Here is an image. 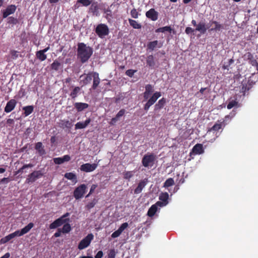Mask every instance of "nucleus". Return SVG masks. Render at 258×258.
<instances>
[{
	"instance_id": "774afa93",
	"label": "nucleus",
	"mask_w": 258,
	"mask_h": 258,
	"mask_svg": "<svg viewBox=\"0 0 258 258\" xmlns=\"http://www.w3.org/2000/svg\"><path fill=\"white\" fill-rule=\"evenodd\" d=\"M24 167L26 168H32L33 167V165L31 163H29V164H25L24 165Z\"/></svg>"
},
{
	"instance_id": "ddd939ff",
	"label": "nucleus",
	"mask_w": 258,
	"mask_h": 258,
	"mask_svg": "<svg viewBox=\"0 0 258 258\" xmlns=\"http://www.w3.org/2000/svg\"><path fill=\"white\" fill-rule=\"evenodd\" d=\"M17 103V102L16 100L11 99L7 102L6 106L5 107V112L6 113L11 112L15 108Z\"/></svg>"
},
{
	"instance_id": "9d476101",
	"label": "nucleus",
	"mask_w": 258,
	"mask_h": 258,
	"mask_svg": "<svg viewBox=\"0 0 258 258\" xmlns=\"http://www.w3.org/2000/svg\"><path fill=\"white\" fill-rule=\"evenodd\" d=\"M64 223V215H62L60 218L55 220L49 225L51 229L56 228Z\"/></svg>"
},
{
	"instance_id": "37998d69",
	"label": "nucleus",
	"mask_w": 258,
	"mask_h": 258,
	"mask_svg": "<svg viewBox=\"0 0 258 258\" xmlns=\"http://www.w3.org/2000/svg\"><path fill=\"white\" fill-rule=\"evenodd\" d=\"M53 161L56 164H60L64 162V156L62 157L53 158Z\"/></svg>"
},
{
	"instance_id": "f3484780",
	"label": "nucleus",
	"mask_w": 258,
	"mask_h": 258,
	"mask_svg": "<svg viewBox=\"0 0 258 258\" xmlns=\"http://www.w3.org/2000/svg\"><path fill=\"white\" fill-rule=\"evenodd\" d=\"M146 63L147 66L151 69H155L156 66V61L153 55H149L147 57Z\"/></svg>"
},
{
	"instance_id": "1a4fd4ad",
	"label": "nucleus",
	"mask_w": 258,
	"mask_h": 258,
	"mask_svg": "<svg viewBox=\"0 0 258 258\" xmlns=\"http://www.w3.org/2000/svg\"><path fill=\"white\" fill-rule=\"evenodd\" d=\"M17 9V7L14 5H9L3 12V18H6L9 15L14 14Z\"/></svg>"
},
{
	"instance_id": "6ab92c4d",
	"label": "nucleus",
	"mask_w": 258,
	"mask_h": 258,
	"mask_svg": "<svg viewBox=\"0 0 258 258\" xmlns=\"http://www.w3.org/2000/svg\"><path fill=\"white\" fill-rule=\"evenodd\" d=\"M92 75L93 78V85L92 86V89L93 90H95L100 83V79L99 78V74L98 73L93 72Z\"/></svg>"
},
{
	"instance_id": "f03ea898",
	"label": "nucleus",
	"mask_w": 258,
	"mask_h": 258,
	"mask_svg": "<svg viewBox=\"0 0 258 258\" xmlns=\"http://www.w3.org/2000/svg\"><path fill=\"white\" fill-rule=\"evenodd\" d=\"M43 176V173L41 170H35L29 174L25 181V183L30 184L36 181L38 179Z\"/></svg>"
},
{
	"instance_id": "6e6d98bb",
	"label": "nucleus",
	"mask_w": 258,
	"mask_h": 258,
	"mask_svg": "<svg viewBox=\"0 0 258 258\" xmlns=\"http://www.w3.org/2000/svg\"><path fill=\"white\" fill-rule=\"evenodd\" d=\"M121 234V232L117 229L114 232H113L111 234L112 238H115L117 237H118L120 234Z\"/></svg>"
},
{
	"instance_id": "bb28decb",
	"label": "nucleus",
	"mask_w": 258,
	"mask_h": 258,
	"mask_svg": "<svg viewBox=\"0 0 258 258\" xmlns=\"http://www.w3.org/2000/svg\"><path fill=\"white\" fill-rule=\"evenodd\" d=\"M99 7L97 2L93 3L90 7V11L94 15L97 16L98 14Z\"/></svg>"
},
{
	"instance_id": "cd10ccee",
	"label": "nucleus",
	"mask_w": 258,
	"mask_h": 258,
	"mask_svg": "<svg viewBox=\"0 0 258 258\" xmlns=\"http://www.w3.org/2000/svg\"><path fill=\"white\" fill-rule=\"evenodd\" d=\"M23 110L24 111V114L25 116H27L33 112L34 107L32 105L24 106L23 108Z\"/></svg>"
},
{
	"instance_id": "0eeeda50",
	"label": "nucleus",
	"mask_w": 258,
	"mask_h": 258,
	"mask_svg": "<svg viewBox=\"0 0 258 258\" xmlns=\"http://www.w3.org/2000/svg\"><path fill=\"white\" fill-rule=\"evenodd\" d=\"M94 235L92 233L88 234L79 243L78 249L82 250L87 247L90 244L91 241L93 239Z\"/></svg>"
},
{
	"instance_id": "9b49d317",
	"label": "nucleus",
	"mask_w": 258,
	"mask_h": 258,
	"mask_svg": "<svg viewBox=\"0 0 258 258\" xmlns=\"http://www.w3.org/2000/svg\"><path fill=\"white\" fill-rule=\"evenodd\" d=\"M49 48V46H47L43 50L36 51V56L37 58L41 61L45 60L47 58L46 54H45V53L46 52Z\"/></svg>"
},
{
	"instance_id": "72a5a7b5",
	"label": "nucleus",
	"mask_w": 258,
	"mask_h": 258,
	"mask_svg": "<svg viewBox=\"0 0 258 258\" xmlns=\"http://www.w3.org/2000/svg\"><path fill=\"white\" fill-rule=\"evenodd\" d=\"M14 238V237L12 233L6 236L5 237L2 238L0 240L1 244H5L9 241L12 239Z\"/></svg>"
},
{
	"instance_id": "20e7f679",
	"label": "nucleus",
	"mask_w": 258,
	"mask_h": 258,
	"mask_svg": "<svg viewBox=\"0 0 258 258\" xmlns=\"http://www.w3.org/2000/svg\"><path fill=\"white\" fill-rule=\"evenodd\" d=\"M87 186L85 184H82L75 188L73 192V196L76 200L82 198L86 192Z\"/></svg>"
},
{
	"instance_id": "13d9d810",
	"label": "nucleus",
	"mask_w": 258,
	"mask_h": 258,
	"mask_svg": "<svg viewBox=\"0 0 258 258\" xmlns=\"http://www.w3.org/2000/svg\"><path fill=\"white\" fill-rule=\"evenodd\" d=\"M14 238L16 237V236H22L23 234H22L21 233V230H17L16 231H15L13 233H12Z\"/></svg>"
},
{
	"instance_id": "6e6552de",
	"label": "nucleus",
	"mask_w": 258,
	"mask_h": 258,
	"mask_svg": "<svg viewBox=\"0 0 258 258\" xmlns=\"http://www.w3.org/2000/svg\"><path fill=\"white\" fill-rule=\"evenodd\" d=\"M98 164L96 163L90 164L88 163L81 165L80 169L82 171L90 172L95 170Z\"/></svg>"
},
{
	"instance_id": "f257e3e1",
	"label": "nucleus",
	"mask_w": 258,
	"mask_h": 258,
	"mask_svg": "<svg viewBox=\"0 0 258 258\" xmlns=\"http://www.w3.org/2000/svg\"><path fill=\"white\" fill-rule=\"evenodd\" d=\"M93 52L92 47L87 46L84 43L78 44L77 55L82 63L87 62L91 57Z\"/></svg>"
},
{
	"instance_id": "f704fd0d",
	"label": "nucleus",
	"mask_w": 258,
	"mask_h": 258,
	"mask_svg": "<svg viewBox=\"0 0 258 258\" xmlns=\"http://www.w3.org/2000/svg\"><path fill=\"white\" fill-rule=\"evenodd\" d=\"M158 41L157 40L150 42L147 44V48L151 50H153L158 46Z\"/></svg>"
},
{
	"instance_id": "0e129e2a",
	"label": "nucleus",
	"mask_w": 258,
	"mask_h": 258,
	"mask_svg": "<svg viewBox=\"0 0 258 258\" xmlns=\"http://www.w3.org/2000/svg\"><path fill=\"white\" fill-rule=\"evenodd\" d=\"M150 95V94L147 93L145 91L143 93V97L144 99L146 100L148 99Z\"/></svg>"
},
{
	"instance_id": "e433bc0d",
	"label": "nucleus",
	"mask_w": 258,
	"mask_h": 258,
	"mask_svg": "<svg viewBox=\"0 0 258 258\" xmlns=\"http://www.w3.org/2000/svg\"><path fill=\"white\" fill-rule=\"evenodd\" d=\"M93 73H89L87 75L85 76V78L83 80L84 83L85 84H87L90 83L93 78Z\"/></svg>"
},
{
	"instance_id": "69168bd1",
	"label": "nucleus",
	"mask_w": 258,
	"mask_h": 258,
	"mask_svg": "<svg viewBox=\"0 0 258 258\" xmlns=\"http://www.w3.org/2000/svg\"><path fill=\"white\" fill-rule=\"evenodd\" d=\"M14 121L13 119L9 118V119H8L7 120V124H8L9 125H12V124H14Z\"/></svg>"
},
{
	"instance_id": "393cba45",
	"label": "nucleus",
	"mask_w": 258,
	"mask_h": 258,
	"mask_svg": "<svg viewBox=\"0 0 258 258\" xmlns=\"http://www.w3.org/2000/svg\"><path fill=\"white\" fill-rule=\"evenodd\" d=\"M166 102V101L165 98L163 97L162 98L160 99L158 101V102L155 104L154 106V110L157 111L162 109L165 105Z\"/></svg>"
},
{
	"instance_id": "bf43d9fd",
	"label": "nucleus",
	"mask_w": 258,
	"mask_h": 258,
	"mask_svg": "<svg viewBox=\"0 0 258 258\" xmlns=\"http://www.w3.org/2000/svg\"><path fill=\"white\" fill-rule=\"evenodd\" d=\"M26 95V92L25 90L23 89H20V90L19 91L18 95L19 98H21L23 97Z\"/></svg>"
},
{
	"instance_id": "4c0bfd02",
	"label": "nucleus",
	"mask_w": 258,
	"mask_h": 258,
	"mask_svg": "<svg viewBox=\"0 0 258 258\" xmlns=\"http://www.w3.org/2000/svg\"><path fill=\"white\" fill-rule=\"evenodd\" d=\"M172 31V29L170 26H165L161 28H159L157 29V32H164L165 31H168L169 33H171Z\"/></svg>"
},
{
	"instance_id": "4468645a",
	"label": "nucleus",
	"mask_w": 258,
	"mask_h": 258,
	"mask_svg": "<svg viewBox=\"0 0 258 258\" xmlns=\"http://www.w3.org/2000/svg\"><path fill=\"white\" fill-rule=\"evenodd\" d=\"M148 179L145 178L144 179L141 180L139 183H138V185L137 187L136 188V189L134 190V194H140L143 189L145 187L146 185L147 182H148Z\"/></svg>"
},
{
	"instance_id": "2eb2a0df",
	"label": "nucleus",
	"mask_w": 258,
	"mask_h": 258,
	"mask_svg": "<svg viewBox=\"0 0 258 258\" xmlns=\"http://www.w3.org/2000/svg\"><path fill=\"white\" fill-rule=\"evenodd\" d=\"M208 28L206 27V25L205 22L201 21L200 22L195 29L196 31L200 32L202 34H205Z\"/></svg>"
},
{
	"instance_id": "4d7b16f0",
	"label": "nucleus",
	"mask_w": 258,
	"mask_h": 258,
	"mask_svg": "<svg viewBox=\"0 0 258 258\" xmlns=\"http://www.w3.org/2000/svg\"><path fill=\"white\" fill-rule=\"evenodd\" d=\"M196 31H195V29H192V28L191 27H187L185 28V32L187 34H191L192 33H193L194 32Z\"/></svg>"
},
{
	"instance_id": "39448f33",
	"label": "nucleus",
	"mask_w": 258,
	"mask_h": 258,
	"mask_svg": "<svg viewBox=\"0 0 258 258\" xmlns=\"http://www.w3.org/2000/svg\"><path fill=\"white\" fill-rule=\"evenodd\" d=\"M155 160V156L153 154H146L142 158V163L145 167H152Z\"/></svg>"
},
{
	"instance_id": "5fc2aeb1",
	"label": "nucleus",
	"mask_w": 258,
	"mask_h": 258,
	"mask_svg": "<svg viewBox=\"0 0 258 258\" xmlns=\"http://www.w3.org/2000/svg\"><path fill=\"white\" fill-rule=\"evenodd\" d=\"M128 224L127 222L123 223L120 225L118 229L122 233L123 231L128 227Z\"/></svg>"
},
{
	"instance_id": "58836bf2",
	"label": "nucleus",
	"mask_w": 258,
	"mask_h": 258,
	"mask_svg": "<svg viewBox=\"0 0 258 258\" xmlns=\"http://www.w3.org/2000/svg\"><path fill=\"white\" fill-rule=\"evenodd\" d=\"M80 90V88L79 87H76L73 90L72 92L70 94V96L72 98H75L77 97L78 93Z\"/></svg>"
},
{
	"instance_id": "2f4dec72",
	"label": "nucleus",
	"mask_w": 258,
	"mask_h": 258,
	"mask_svg": "<svg viewBox=\"0 0 258 258\" xmlns=\"http://www.w3.org/2000/svg\"><path fill=\"white\" fill-rule=\"evenodd\" d=\"M34 226V224L33 223H29L27 226L22 228L21 230V233L23 235L27 233H28Z\"/></svg>"
},
{
	"instance_id": "4be33fe9",
	"label": "nucleus",
	"mask_w": 258,
	"mask_h": 258,
	"mask_svg": "<svg viewBox=\"0 0 258 258\" xmlns=\"http://www.w3.org/2000/svg\"><path fill=\"white\" fill-rule=\"evenodd\" d=\"M91 122V119L88 118L84 122H78L75 124V129H83L86 127Z\"/></svg>"
},
{
	"instance_id": "c03bdc74",
	"label": "nucleus",
	"mask_w": 258,
	"mask_h": 258,
	"mask_svg": "<svg viewBox=\"0 0 258 258\" xmlns=\"http://www.w3.org/2000/svg\"><path fill=\"white\" fill-rule=\"evenodd\" d=\"M60 66V63L58 61L55 60L51 64V67L52 70L57 71L59 69Z\"/></svg>"
},
{
	"instance_id": "49530a36",
	"label": "nucleus",
	"mask_w": 258,
	"mask_h": 258,
	"mask_svg": "<svg viewBox=\"0 0 258 258\" xmlns=\"http://www.w3.org/2000/svg\"><path fill=\"white\" fill-rule=\"evenodd\" d=\"M97 202V201L96 200L94 199L92 201L88 203V204L86 206V208L88 210H90V209L93 208L95 206V205L96 204Z\"/></svg>"
},
{
	"instance_id": "a18cd8bd",
	"label": "nucleus",
	"mask_w": 258,
	"mask_h": 258,
	"mask_svg": "<svg viewBox=\"0 0 258 258\" xmlns=\"http://www.w3.org/2000/svg\"><path fill=\"white\" fill-rule=\"evenodd\" d=\"M238 104V102L236 100H233L230 101L229 103L227 104V108L228 109H230L233 107L237 106Z\"/></svg>"
},
{
	"instance_id": "a878e982",
	"label": "nucleus",
	"mask_w": 258,
	"mask_h": 258,
	"mask_svg": "<svg viewBox=\"0 0 258 258\" xmlns=\"http://www.w3.org/2000/svg\"><path fill=\"white\" fill-rule=\"evenodd\" d=\"M74 106L78 111H82L89 107V105L87 103L81 102L76 103Z\"/></svg>"
},
{
	"instance_id": "ea45409f",
	"label": "nucleus",
	"mask_w": 258,
	"mask_h": 258,
	"mask_svg": "<svg viewBox=\"0 0 258 258\" xmlns=\"http://www.w3.org/2000/svg\"><path fill=\"white\" fill-rule=\"evenodd\" d=\"M169 198V195L167 192L162 193L159 196V200L162 202H166Z\"/></svg>"
},
{
	"instance_id": "338daca9",
	"label": "nucleus",
	"mask_w": 258,
	"mask_h": 258,
	"mask_svg": "<svg viewBox=\"0 0 258 258\" xmlns=\"http://www.w3.org/2000/svg\"><path fill=\"white\" fill-rule=\"evenodd\" d=\"M10 256V254L9 252H7L4 255L1 256L0 258H9Z\"/></svg>"
},
{
	"instance_id": "b1692460",
	"label": "nucleus",
	"mask_w": 258,
	"mask_h": 258,
	"mask_svg": "<svg viewBox=\"0 0 258 258\" xmlns=\"http://www.w3.org/2000/svg\"><path fill=\"white\" fill-rule=\"evenodd\" d=\"M66 178L71 180L73 184H76L78 182L77 176L75 173L69 172L66 173Z\"/></svg>"
},
{
	"instance_id": "de8ad7c7",
	"label": "nucleus",
	"mask_w": 258,
	"mask_h": 258,
	"mask_svg": "<svg viewBox=\"0 0 258 258\" xmlns=\"http://www.w3.org/2000/svg\"><path fill=\"white\" fill-rule=\"evenodd\" d=\"M18 23L17 19L13 17H9L8 18V23L10 24H16Z\"/></svg>"
},
{
	"instance_id": "a19ab883",
	"label": "nucleus",
	"mask_w": 258,
	"mask_h": 258,
	"mask_svg": "<svg viewBox=\"0 0 258 258\" xmlns=\"http://www.w3.org/2000/svg\"><path fill=\"white\" fill-rule=\"evenodd\" d=\"M77 3H80L84 7H88L91 5V1L90 0H77Z\"/></svg>"
},
{
	"instance_id": "412c9836",
	"label": "nucleus",
	"mask_w": 258,
	"mask_h": 258,
	"mask_svg": "<svg viewBox=\"0 0 258 258\" xmlns=\"http://www.w3.org/2000/svg\"><path fill=\"white\" fill-rule=\"evenodd\" d=\"M210 23L211 25H214V28H212L209 30L210 31H220L221 29H223V25L220 24L216 21H211Z\"/></svg>"
},
{
	"instance_id": "c85d7f7f",
	"label": "nucleus",
	"mask_w": 258,
	"mask_h": 258,
	"mask_svg": "<svg viewBox=\"0 0 258 258\" xmlns=\"http://www.w3.org/2000/svg\"><path fill=\"white\" fill-rule=\"evenodd\" d=\"M134 173L135 172L134 171H125L123 172L122 173L123 179L130 181L131 178L133 177Z\"/></svg>"
},
{
	"instance_id": "dca6fc26",
	"label": "nucleus",
	"mask_w": 258,
	"mask_h": 258,
	"mask_svg": "<svg viewBox=\"0 0 258 258\" xmlns=\"http://www.w3.org/2000/svg\"><path fill=\"white\" fill-rule=\"evenodd\" d=\"M35 149L37 151L39 156H43L46 154L44 147L41 142H37L35 144Z\"/></svg>"
},
{
	"instance_id": "09e8293b",
	"label": "nucleus",
	"mask_w": 258,
	"mask_h": 258,
	"mask_svg": "<svg viewBox=\"0 0 258 258\" xmlns=\"http://www.w3.org/2000/svg\"><path fill=\"white\" fill-rule=\"evenodd\" d=\"M131 15L133 18L137 19L138 18L139 14L136 9H133L131 11Z\"/></svg>"
},
{
	"instance_id": "864d4df0",
	"label": "nucleus",
	"mask_w": 258,
	"mask_h": 258,
	"mask_svg": "<svg viewBox=\"0 0 258 258\" xmlns=\"http://www.w3.org/2000/svg\"><path fill=\"white\" fill-rule=\"evenodd\" d=\"M97 187V184H92L91 185V188H90V191H89V194L86 196V197L88 198L91 194H92L94 192V191H95V189Z\"/></svg>"
},
{
	"instance_id": "423d86ee",
	"label": "nucleus",
	"mask_w": 258,
	"mask_h": 258,
	"mask_svg": "<svg viewBox=\"0 0 258 258\" xmlns=\"http://www.w3.org/2000/svg\"><path fill=\"white\" fill-rule=\"evenodd\" d=\"M161 96L160 92H155L152 96L148 99L147 103L145 104L144 109L147 111L150 107L153 105L157 100V99Z\"/></svg>"
},
{
	"instance_id": "c9c22d12",
	"label": "nucleus",
	"mask_w": 258,
	"mask_h": 258,
	"mask_svg": "<svg viewBox=\"0 0 258 258\" xmlns=\"http://www.w3.org/2000/svg\"><path fill=\"white\" fill-rule=\"evenodd\" d=\"M174 184V181L172 178H168L164 183L163 187L167 188Z\"/></svg>"
},
{
	"instance_id": "8fccbe9b",
	"label": "nucleus",
	"mask_w": 258,
	"mask_h": 258,
	"mask_svg": "<svg viewBox=\"0 0 258 258\" xmlns=\"http://www.w3.org/2000/svg\"><path fill=\"white\" fill-rule=\"evenodd\" d=\"M145 91L147 93L151 94L153 91V88L151 84H147V85H146Z\"/></svg>"
},
{
	"instance_id": "79ce46f5",
	"label": "nucleus",
	"mask_w": 258,
	"mask_h": 258,
	"mask_svg": "<svg viewBox=\"0 0 258 258\" xmlns=\"http://www.w3.org/2000/svg\"><path fill=\"white\" fill-rule=\"evenodd\" d=\"M61 234H64V225L60 229H58L57 231L54 233V236L58 237L60 236Z\"/></svg>"
},
{
	"instance_id": "f8f14e48",
	"label": "nucleus",
	"mask_w": 258,
	"mask_h": 258,
	"mask_svg": "<svg viewBox=\"0 0 258 258\" xmlns=\"http://www.w3.org/2000/svg\"><path fill=\"white\" fill-rule=\"evenodd\" d=\"M146 16L151 20L155 21L158 19V13L154 9L152 8L146 13Z\"/></svg>"
},
{
	"instance_id": "3c124183",
	"label": "nucleus",
	"mask_w": 258,
	"mask_h": 258,
	"mask_svg": "<svg viewBox=\"0 0 258 258\" xmlns=\"http://www.w3.org/2000/svg\"><path fill=\"white\" fill-rule=\"evenodd\" d=\"M69 219L66 218V234L69 233L71 230V227L69 223Z\"/></svg>"
},
{
	"instance_id": "7c9ffc66",
	"label": "nucleus",
	"mask_w": 258,
	"mask_h": 258,
	"mask_svg": "<svg viewBox=\"0 0 258 258\" xmlns=\"http://www.w3.org/2000/svg\"><path fill=\"white\" fill-rule=\"evenodd\" d=\"M128 22L130 24V25L133 27L134 29H141L142 27L141 24H139L137 22L136 20L129 19Z\"/></svg>"
},
{
	"instance_id": "473e14b6",
	"label": "nucleus",
	"mask_w": 258,
	"mask_h": 258,
	"mask_svg": "<svg viewBox=\"0 0 258 258\" xmlns=\"http://www.w3.org/2000/svg\"><path fill=\"white\" fill-rule=\"evenodd\" d=\"M117 251L114 248L109 249L107 251V255L105 258H115Z\"/></svg>"
},
{
	"instance_id": "c756f323",
	"label": "nucleus",
	"mask_w": 258,
	"mask_h": 258,
	"mask_svg": "<svg viewBox=\"0 0 258 258\" xmlns=\"http://www.w3.org/2000/svg\"><path fill=\"white\" fill-rule=\"evenodd\" d=\"M157 207L156 205H153L149 209L147 215L149 217L153 216L157 211Z\"/></svg>"
},
{
	"instance_id": "aec40b11",
	"label": "nucleus",
	"mask_w": 258,
	"mask_h": 258,
	"mask_svg": "<svg viewBox=\"0 0 258 258\" xmlns=\"http://www.w3.org/2000/svg\"><path fill=\"white\" fill-rule=\"evenodd\" d=\"M125 113V110L124 109H120L119 112L117 113L116 116L111 119L110 122V124H114L119 119L120 117H122L124 115Z\"/></svg>"
},
{
	"instance_id": "7ed1b4c3",
	"label": "nucleus",
	"mask_w": 258,
	"mask_h": 258,
	"mask_svg": "<svg viewBox=\"0 0 258 258\" xmlns=\"http://www.w3.org/2000/svg\"><path fill=\"white\" fill-rule=\"evenodd\" d=\"M95 33L99 37L103 38L108 35L109 33V28L105 24H99L95 28Z\"/></svg>"
},
{
	"instance_id": "603ef678",
	"label": "nucleus",
	"mask_w": 258,
	"mask_h": 258,
	"mask_svg": "<svg viewBox=\"0 0 258 258\" xmlns=\"http://www.w3.org/2000/svg\"><path fill=\"white\" fill-rule=\"evenodd\" d=\"M137 72V70H134L132 69H129L125 72L126 75L130 77H133L134 75V74Z\"/></svg>"
},
{
	"instance_id": "5701e85b",
	"label": "nucleus",
	"mask_w": 258,
	"mask_h": 258,
	"mask_svg": "<svg viewBox=\"0 0 258 258\" xmlns=\"http://www.w3.org/2000/svg\"><path fill=\"white\" fill-rule=\"evenodd\" d=\"M193 153L196 154H201L204 153L203 146L202 144H197L194 146L192 150Z\"/></svg>"
},
{
	"instance_id": "680f3d73",
	"label": "nucleus",
	"mask_w": 258,
	"mask_h": 258,
	"mask_svg": "<svg viewBox=\"0 0 258 258\" xmlns=\"http://www.w3.org/2000/svg\"><path fill=\"white\" fill-rule=\"evenodd\" d=\"M10 180L9 178L4 177L1 180L0 182L2 183H8V182H10Z\"/></svg>"
},
{
	"instance_id": "a211bd4d",
	"label": "nucleus",
	"mask_w": 258,
	"mask_h": 258,
	"mask_svg": "<svg viewBox=\"0 0 258 258\" xmlns=\"http://www.w3.org/2000/svg\"><path fill=\"white\" fill-rule=\"evenodd\" d=\"M224 121H220L218 120L211 128L208 130V133L211 132H218L222 128L223 126H224Z\"/></svg>"
},
{
	"instance_id": "e2e57ef3",
	"label": "nucleus",
	"mask_w": 258,
	"mask_h": 258,
	"mask_svg": "<svg viewBox=\"0 0 258 258\" xmlns=\"http://www.w3.org/2000/svg\"><path fill=\"white\" fill-rule=\"evenodd\" d=\"M25 169L24 167V166L23 165L21 168H20L18 170H17L16 173L15 175H17L19 173H22L24 172V170Z\"/></svg>"
},
{
	"instance_id": "052dcab7",
	"label": "nucleus",
	"mask_w": 258,
	"mask_h": 258,
	"mask_svg": "<svg viewBox=\"0 0 258 258\" xmlns=\"http://www.w3.org/2000/svg\"><path fill=\"white\" fill-rule=\"evenodd\" d=\"M103 255V252L101 250L98 251L97 254L95 256V258H102Z\"/></svg>"
}]
</instances>
